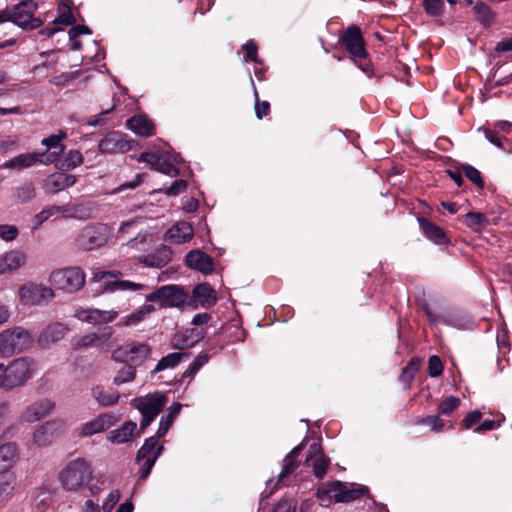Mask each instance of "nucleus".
I'll use <instances>...</instances> for the list:
<instances>
[{
	"mask_svg": "<svg viewBox=\"0 0 512 512\" xmlns=\"http://www.w3.org/2000/svg\"><path fill=\"white\" fill-rule=\"evenodd\" d=\"M37 372V362L28 356L15 358L8 364L0 362V390L11 392L22 388L37 375Z\"/></svg>",
	"mask_w": 512,
	"mask_h": 512,
	"instance_id": "1",
	"label": "nucleus"
},
{
	"mask_svg": "<svg viewBox=\"0 0 512 512\" xmlns=\"http://www.w3.org/2000/svg\"><path fill=\"white\" fill-rule=\"evenodd\" d=\"M93 478L91 462L77 457L68 461L58 473V482L63 490L77 492Z\"/></svg>",
	"mask_w": 512,
	"mask_h": 512,
	"instance_id": "2",
	"label": "nucleus"
},
{
	"mask_svg": "<svg viewBox=\"0 0 512 512\" xmlns=\"http://www.w3.org/2000/svg\"><path fill=\"white\" fill-rule=\"evenodd\" d=\"M121 273L119 271H96L93 273L91 282L99 284L97 292L113 293L116 291H142L147 288L145 284L133 282L130 280L117 279Z\"/></svg>",
	"mask_w": 512,
	"mask_h": 512,
	"instance_id": "3",
	"label": "nucleus"
},
{
	"mask_svg": "<svg viewBox=\"0 0 512 512\" xmlns=\"http://www.w3.org/2000/svg\"><path fill=\"white\" fill-rule=\"evenodd\" d=\"M48 281L54 288L67 293L81 290L86 282L84 271L78 266H71L53 270Z\"/></svg>",
	"mask_w": 512,
	"mask_h": 512,
	"instance_id": "4",
	"label": "nucleus"
},
{
	"mask_svg": "<svg viewBox=\"0 0 512 512\" xmlns=\"http://www.w3.org/2000/svg\"><path fill=\"white\" fill-rule=\"evenodd\" d=\"M32 341V334L23 327L16 326L0 333V357L9 358L25 351Z\"/></svg>",
	"mask_w": 512,
	"mask_h": 512,
	"instance_id": "5",
	"label": "nucleus"
},
{
	"mask_svg": "<svg viewBox=\"0 0 512 512\" xmlns=\"http://www.w3.org/2000/svg\"><path fill=\"white\" fill-rule=\"evenodd\" d=\"M113 236L110 226L103 223L85 226L76 237V246L79 249L90 251L104 246Z\"/></svg>",
	"mask_w": 512,
	"mask_h": 512,
	"instance_id": "6",
	"label": "nucleus"
},
{
	"mask_svg": "<svg viewBox=\"0 0 512 512\" xmlns=\"http://www.w3.org/2000/svg\"><path fill=\"white\" fill-rule=\"evenodd\" d=\"M150 354L151 347L146 342L129 341L113 350L111 358L115 362L129 363L137 367L144 364Z\"/></svg>",
	"mask_w": 512,
	"mask_h": 512,
	"instance_id": "7",
	"label": "nucleus"
},
{
	"mask_svg": "<svg viewBox=\"0 0 512 512\" xmlns=\"http://www.w3.org/2000/svg\"><path fill=\"white\" fill-rule=\"evenodd\" d=\"M167 403V398L162 393L148 394L132 400V405L142 415L140 422L141 430L146 429L162 411Z\"/></svg>",
	"mask_w": 512,
	"mask_h": 512,
	"instance_id": "8",
	"label": "nucleus"
},
{
	"mask_svg": "<svg viewBox=\"0 0 512 512\" xmlns=\"http://www.w3.org/2000/svg\"><path fill=\"white\" fill-rule=\"evenodd\" d=\"M37 9V4L32 0H24L12 8H5L8 12L9 20L23 29H36L42 25L39 18L33 17Z\"/></svg>",
	"mask_w": 512,
	"mask_h": 512,
	"instance_id": "9",
	"label": "nucleus"
},
{
	"mask_svg": "<svg viewBox=\"0 0 512 512\" xmlns=\"http://www.w3.org/2000/svg\"><path fill=\"white\" fill-rule=\"evenodd\" d=\"M17 297L22 305L42 306L54 299L55 293L46 285L30 282L19 287Z\"/></svg>",
	"mask_w": 512,
	"mask_h": 512,
	"instance_id": "10",
	"label": "nucleus"
},
{
	"mask_svg": "<svg viewBox=\"0 0 512 512\" xmlns=\"http://www.w3.org/2000/svg\"><path fill=\"white\" fill-rule=\"evenodd\" d=\"M188 299V294L177 285H164L146 295L148 302H158L161 307H181Z\"/></svg>",
	"mask_w": 512,
	"mask_h": 512,
	"instance_id": "11",
	"label": "nucleus"
},
{
	"mask_svg": "<svg viewBox=\"0 0 512 512\" xmlns=\"http://www.w3.org/2000/svg\"><path fill=\"white\" fill-rule=\"evenodd\" d=\"M65 430L63 420H51L37 426L31 434V446L45 448L53 443Z\"/></svg>",
	"mask_w": 512,
	"mask_h": 512,
	"instance_id": "12",
	"label": "nucleus"
},
{
	"mask_svg": "<svg viewBox=\"0 0 512 512\" xmlns=\"http://www.w3.org/2000/svg\"><path fill=\"white\" fill-rule=\"evenodd\" d=\"M62 218H75L86 220L93 218L98 213V207L93 201L74 199L68 203L58 205Z\"/></svg>",
	"mask_w": 512,
	"mask_h": 512,
	"instance_id": "13",
	"label": "nucleus"
},
{
	"mask_svg": "<svg viewBox=\"0 0 512 512\" xmlns=\"http://www.w3.org/2000/svg\"><path fill=\"white\" fill-rule=\"evenodd\" d=\"M118 422L117 417L110 412H103L83 423L79 430L81 437H92L96 434L106 432Z\"/></svg>",
	"mask_w": 512,
	"mask_h": 512,
	"instance_id": "14",
	"label": "nucleus"
},
{
	"mask_svg": "<svg viewBox=\"0 0 512 512\" xmlns=\"http://www.w3.org/2000/svg\"><path fill=\"white\" fill-rule=\"evenodd\" d=\"M125 309H122L124 311ZM121 310H100L97 308H80L74 313V317L83 323L102 325L113 322Z\"/></svg>",
	"mask_w": 512,
	"mask_h": 512,
	"instance_id": "15",
	"label": "nucleus"
},
{
	"mask_svg": "<svg viewBox=\"0 0 512 512\" xmlns=\"http://www.w3.org/2000/svg\"><path fill=\"white\" fill-rule=\"evenodd\" d=\"M341 41L353 57L360 59L367 57L368 52L365 48L364 39L361 30L357 26L352 25L348 27L342 34Z\"/></svg>",
	"mask_w": 512,
	"mask_h": 512,
	"instance_id": "16",
	"label": "nucleus"
},
{
	"mask_svg": "<svg viewBox=\"0 0 512 512\" xmlns=\"http://www.w3.org/2000/svg\"><path fill=\"white\" fill-rule=\"evenodd\" d=\"M113 333V328L106 326L98 332L76 335L71 339V346L75 349L98 347L108 343Z\"/></svg>",
	"mask_w": 512,
	"mask_h": 512,
	"instance_id": "17",
	"label": "nucleus"
},
{
	"mask_svg": "<svg viewBox=\"0 0 512 512\" xmlns=\"http://www.w3.org/2000/svg\"><path fill=\"white\" fill-rule=\"evenodd\" d=\"M55 403L43 398L27 405L21 415L20 420L25 423H35L48 416L54 409Z\"/></svg>",
	"mask_w": 512,
	"mask_h": 512,
	"instance_id": "18",
	"label": "nucleus"
},
{
	"mask_svg": "<svg viewBox=\"0 0 512 512\" xmlns=\"http://www.w3.org/2000/svg\"><path fill=\"white\" fill-rule=\"evenodd\" d=\"M70 331L69 327L62 322H52L46 325L38 336V344L43 348H49L62 340Z\"/></svg>",
	"mask_w": 512,
	"mask_h": 512,
	"instance_id": "19",
	"label": "nucleus"
},
{
	"mask_svg": "<svg viewBox=\"0 0 512 512\" xmlns=\"http://www.w3.org/2000/svg\"><path fill=\"white\" fill-rule=\"evenodd\" d=\"M185 264L188 268L204 275L212 274L214 271V261L212 257L200 249H194L188 252L185 257Z\"/></svg>",
	"mask_w": 512,
	"mask_h": 512,
	"instance_id": "20",
	"label": "nucleus"
},
{
	"mask_svg": "<svg viewBox=\"0 0 512 512\" xmlns=\"http://www.w3.org/2000/svg\"><path fill=\"white\" fill-rule=\"evenodd\" d=\"M103 153H123L131 149L130 141L117 131L108 133L98 144Z\"/></svg>",
	"mask_w": 512,
	"mask_h": 512,
	"instance_id": "21",
	"label": "nucleus"
},
{
	"mask_svg": "<svg viewBox=\"0 0 512 512\" xmlns=\"http://www.w3.org/2000/svg\"><path fill=\"white\" fill-rule=\"evenodd\" d=\"M27 255L18 249L4 252L0 255V275L14 272L27 264Z\"/></svg>",
	"mask_w": 512,
	"mask_h": 512,
	"instance_id": "22",
	"label": "nucleus"
},
{
	"mask_svg": "<svg viewBox=\"0 0 512 512\" xmlns=\"http://www.w3.org/2000/svg\"><path fill=\"white\" fill-rule=\"evenodd\" d=\"M67 138V133L64 130H59L57 134L50 135L43 138L41 144L46 147L49 154H43L44 163H54L63 151L64 144L62 141Z\"/></svg>",
	"mask_w": 512,
	"mask_h": 512,
	"instance_id": "23",
	"label": "nucleus"
},
{
	"mask_svg": "<svg viewBox=\"0 0 512 512\" xmlns=\"http://www.w3.org/2000/svg\"><path fill=\"white\" fill-rule=\"evenodd\" d=\"M194 236V229L189 222L179 221L172 225L165 233V240L175 244L190 242Z\"/></svg>",
	"mask_w": 512,
	"mask_h": 512,
	"instance_id": "24",
	"label": "nucleus"
},
{
	"mask_svg": "<svg viewBox=\"0 0 512 512\" xmlns=\"http://www.w3.org/2000/svg\"><path fill=\"white\" fill-rule=\"evenodd\" d=\"M138 161L145 162L149 164L152 169L171 177L177 176L179 173L178 169L172 163L163 159L160 155L154 152L142 153L139 156Z\"/></svg>",
	"mask_w": 512,
	"mask_h": 512,
	"instance_id": "25",
	"label": "nucleus"
},
{
	"mask_svg": "<svg viewBox=\"0 0 512 512\" xmlns=\"http://www.w3.org/2000/svg\"><path fill=\"white\" fill-rule=\"evenodd\" d=\"M172 260V250L166 245H160L155 251L148 255L139 257V262L147 267L162 268Z\"/></svg>",
	"mask_w": 512,
	"mask_h": 512,
	"instance_id": "26",
	"label": "nucleus"
},
{
	"mask_svg": "<svg viewBox=\"0 0 512 512\" xmlns=\"http://www.w3.org/2000/svg\"><path fill=\"white\" fill-rule=\"evenodd\" d=\"M18 459V446L14 442L0 444V475L10 473L9 470Z\"/></svg>",
	"mask_w": 512,
	"mask_h": 512,
	"instance_id": "27",
	"label": "nucleus"
},
{
	"mask_svg": "<svg viewBox=\"0 0 512 512\" xmlns=\"http://www.w3.org/2000/svg\"><path fill=\"white\" fill-rule=\"evenodd\" d=\"M136 430V422L126 421L121 427L111 430L107 434V440L114 445L128 443L133 439Z\"/></svg>",
	"mask_w": 512,
	"mask_h": 512,
	"instance_id": "28",
	"label": "nucleus"
},
{
	"mask_svg": "<svg viewBox=\"0 0 512 512\" xmlns=\"http://www.w3.org/2000/svg\"><path fill=\"white\" fill-rule=\"evenodd\" d=\"M202 338V331L187 329L183 332L176 333L171 340V345L174 349L183 350L193 347Z\"/></svg>",
	"mask_w": 512,
	"mask_h": 512,
	"instance_id": "29",
	"label": "nucleus"
},
{
	"mask_svg": "<svg viewBox=\"0 0 512 512\" xmlns=\"http://www.w3.org/2000/svg\"><path fill=\"white\" fill-rule=\"evenodd\" d=\"M306 461L311 463L313 467V473L316 477L322 478L326 474L329 460L324 457L319 445L313 444L310 446Z\"/></svg>",
	"mask_w": 512,
	"mask_h": 512,
	"instance_id": "30",
	"label": "nucleus"
},
{
	"mask_svg": "<svg viewBox=\"0 0 512 512\" xmlns=\"http://www.w3.org/2000/svg\"><path fill=\"white\" fill-rule=\"evenodd\" d=\"M159 438L160 437H157L156 434L144 441L143 445L137 452V462L146 461V459H150L153 456H155V462L157 461V459L162 454V451L164 449L163 445H158Z\"/></svg>",
	"mask_w": 512,
	"mask_h": 512,
	"instance_id": "31",
	"label": "nucleus"
},
{
	"mask_svg": "<svg viewBox=\"0 0 512 512\" xmlns=\"http://www.w3.org/2000/svg\"><path fill=\"white\" fill-rule=\"evenodd\" d=\"M129 130L141 137H149L154 134V124L144 115H136L127 120Z\"/></svg>",
	"mask_w": 512,
	"mask_h": 512,
	"instance_id": "32",
	"label": "nucleus"
},
{
	"mask_svg": "<svg viewBox=\"0 0 512 512\" xmlns=\"http://www.w3.org/2000/svg\"><path fill=\"white\" fill-rule=\"evenodd\" d=\"M417 221L425 237L435 244H444L447 242L445 232L436 224L428 221L424 217H418Z\"/></svg>",
	"mask_w": 512,
	"mask_h": 512,
	"instance_id": "33",
	"label": "nucleus"
},
{
	"mask_svg": "<svg viewBox=\"0 0 512 512\" xmlns=\"http://www.w3.org/2000/svg\"><path fill=\"white\" fill-rule=\"evenodd\" d=\"M76 181L74 175L64 172H57L50 175L46 180V186L49 192H61L71 187Z\"/></svg>",
	"mask_w": 512,
	"mask_h": 512,
	"instance_id": "34",
	"label": "nucleus"
},
{
	"mask_svg": "<svg viewBox=\"0 0 512 512\" xmlns=\"http://www.w3.org/2000/svg\"><path fill=\"white\" fill-rule=\"evenodd\" d=\"M304 444L300 443L296 447H294L291 452L284 458L283 465H282V471L278 475V481L274 485V487L271 489L270 494L273 493L274 489H276V485L280 483L285 477H287L289 474L295 471V469L298 467V462L296 458L299 456Z\"/></svg>",
	"mask_w": 512,
	"mask_h": 512,
	"instance_id": "35",
	"label": "nucleus"
},
{
	"mask_svg": "<svg viewBox=\"0 0 512 512\" xmlns=\"http://www.w3.org/2000/svg\"><path fill=\"white\" fill-rule=\"evenodd\" d=\"M43 157H44V155H41L38 153L20 154L16 157L10 159L9 161H7L5 163V166L7 168L21 170V169L29 168V167L35 165L37 162L44 163Z\"/></svg>",
	"mask_w": 512,
	"mask_h": 512,
	"instance_id": "36",
	"label": "nucleus"
},
{
	"mask_svg": "<svg viewBox=\"0 0 512 512\" xmlns=\"http://www.w3.org/2000/svg\"><path fill=\"white\" fill-rule=\"evenodd\" d=\"M155 311V307L152 304H147L139 307L129 315L122 317L118 325L125 327H134L139 325L145 318Z\"/></svg>",
	"mask_w": 512,
	"mask_h": 512,
	"instance_id": "37",
	"label": "nucleus"
},
{
	"mask_svg": "<svg viewBox=\"0 0 512 512\" xmlns=\"http://www.w3.org/2000/svg\"><path fill=\"white\" fill-rule=\"evenodd\" d=\"M193 298L203 307L213 306L217 301L214 289L206 283L199 284L193 289Z\"/></svg>",
	"mask_w": 512,
	"mask_h": 512,
	"instance_id": "38",
	"label": "nucleus"
},
{
	"mask_svg": "<svg viewBox=\"0 0 512 512\" xmlns=\"http://www.w3.org/2000/svg\"><path fill=\"white\" fill-rule=\"evenodd\" d=\"M16 487V475L13 472L0 475V506L6 503L13 497Z\"/></svg>",
	"mask_w": 512,
	"mask_h": 512,
	"instance_id": "39",
	"label": "nucleus"
},
{
	"mask_svg": "<svg viewBox=\"0 0 512 512\" xmlns=\"http://www.w3.org/2000/svg\"><path fill=\"white\" fill-rule=\"evenodd\" d=\"M340 481H334L329 484L322 485L317 490V498L324 507L331 505L333 501L337 502V494L339 493Z\"/></svg>",
	"mask_w": 512,
	"mask_h": 512,
	"instance_id": "40",
	"label": "nucleus"
},
{
	"mask_svg": "<svg viewBox=\"0 0 512 512\" xmlns=\"http://www.w3.org/2000/svg\"><path fill=\"white\" fill-rule=\"evenodd\" d=\"M91 396L103 407L112 406L118 403L120 399V395L117 392L106 390L101 385L92 387Z\"/></svg>",
	"mask_w": 512,
	"mask_h": 512,
	"instance_id": "41",
	"label": "nucleus"
},
{
	"mask_svg": "<svg viewBox=\"0 0 512 512\" xmlns=\"http://www.w3.org/2000/svg\"><path fill=\"white\" fill-rule=\"evenodd\" d=\"M54 163L61 170H73L83 163V156L78 150H69L62 157H57Z\"/></svg>",
	"mask_w": 512,
	"mask_h": 512,
	"instance_id": "42",
	"label": "nucleus"
},
{
	"mask_svg": "<svg viewBox=\"0 0 512 512\" xmlns=\"http://www.w3.org/2000/svg\"><path fill=\"white\" fill-rule=\"evenodd\" d=\"M189 353L186 352H172L164 357H162L154 369L151 371V374H156L161 371L167 369L175 368L183 359L187 358Z\"/></svg>",
	"mask_w": 512,
	"mask_h": 512,
	"instance_id": "43",
	"label": "nucleus"
},
{
	"mask_svg": "<svg viewBox=\"0 0 512 512\" xmlns=\"http://www.w3.org/2000/svg\"><path fill=\"white\" fill-rule=\"evenodd\" d=\"M441 322L459 330L469 329L473 326V321L462 312L450 313L444 316Z\"/></svg>",
	"mask_w": 512,
	"mask_h": 512,
	"instance_id": "44",
	"label": "nucleus"
},
{
	"mask_svg": "<svg viewBox=\"0 0 512 512\" xmlns=\"http://www.w3.org/2000/svg\"><path fill=\"white\" fill-rule=\"evenodd\" d=\"M339 493L337 494V502L344 503L358 499L363 495L367 488L365 486L350 487L347 484L340 482Z\"/></svg>",
	"mask_w": 512,
	"mask_h": 512,
	"instance_id": "45",
	"label": "nucleus"
},
{
	"mask_svg": "<svg viewBox=\"0 0 512 512\" xmlns=\"http://www.w3.org/2000/svg\"><path fill=\"white\" fill-rule=\"evenodd\" d=\"M182 404L175 402L169 407L167 416L162 417L157 430V437H163L168 432L175 418L179 415Z\"/></svg>",
	"mask_w": 512,
	"mask_h": 512,
	"instance_id": "46",
	"label": "nucleus"
},
{
	"mask_svg": "<svg viewBox=\"0 0 512 512\" xmlns=\"http://www.w3.org/2000/svg\"><path fill=\"white\" fill-rule=\"evenodd\" d=\"M54 215H60L59 207L58 205H52L49 206L42 211H40L38 214H36L30 221V228L31 230L35 231L40 228V226L46 222L50 217Z\"/></svg>",
	"mask_w": 512,
	"mask_h": 512,
	"instance_id": "47",
	"label": "nucleus"
},
{
	"mask_svg": "<svg viewBox=\"0 0 512 512\" xmlns=\"http://www.w3.org/2000/svg\"><path fill=\"white\" fill-rule=\"evenodd\" d=\"M114 376L113 383L117 386L134 381L136 378V366L125 363Z\"/></svg>",
	"mask_w": 512,
	"mask_h": 512,
	"instance_id": "48",
	"label": "nucleus"
},
{
	"mask_svg": "<svg viewBox=\"0 0 512 512\" xmlns=\"http://www.w3.org/2000/svg\"><path fill=\"white\" fill-rule=\"evenodd\" d=\"M488 223V220L486 216L479 212H468L466 214V225L475 230L479 231L484 226H486Z\"/></svg>",
	"mask_w": 512,
	"mask_h": 512,
	"instance_id": "49",
	"label": "nucleus"
},
{
	"mask_svg": "<svg viewBox=\"0 0 512 512\" xmlns=\"http://www.w3.org/2000/svg\"><path fill=\"white\" fill-rule=\"evenodd\" d=\"M461 173H463L465 177H467L472 183H474L478 189L484 188V181L482 179L481 173L473 166L468 164L462 165Z\"/></svg>",
	"mask_w": 512,
	"mask_h": 512,
	"instance_id": "50",
	"label": "nucleus"
},
{
	"mask_svg": "<svg viewBox=\"0 0 512 512\" xmlns=\"http://www.w3.org/2000/svg\"><path fill=\"white\" fill-rule=\"evenodd\" d=\"M425 12L432 17H440L444 13L445 4L443 0H423Z\"/></svg>",
	"mask_w": 512,
	"mask_h": 512,
	"instance_id": "51",
	"label": "nucleus"
},
{
	"mask_svg": "<svg viewBox=\"0 0 512 512\" xmlns=\"http://www.w3.org/2000/svg\"><path fill=\"white\" fill-rule=\"evenodd\" d=\"M474 12L477 15V19L485 24L488 25L493 17V13L488 5H486L484 2H477L474 6Z\"/></svg>",
	"mask_w": 512,
	"mask_h": 512,
	"instance_id": "52",
	"label": "nucleus"
},
{
	"mask_svg": "<svg viewBox=\"0 0 512 512\" xmlns=\"http://www.w3.org/2000/svg\"><path fill=\"white\" fill-rule=\"evenodd\" d=\"M208 360L209 357L206 354L198 355L183 373V377L193 378L197 372L208 362Z\"/></svg>",
	"mask_w": 512,
	"mask_h": 512,
	"instance_id": "53",
	"label": "nucleus"
},
{
	"mask_svg": "<svg viewBox=\"0 0 512 512\" xmlns=\"http://www.w3.org/2000/svg\"><path fill=\"white\" fill-rule=\"evenodd\" d=\"M19 235V229L15 225L0 224V239L5 242L14 241Z\"/></svg>",
	"mask_w": 512,
	"mask_h": 512,
	"instance_id": "54",
	"label": "nucleus"
},
{
	"mask_svg": "<svg viewBox=\"0 0 512 512\" xmlns=\"http://www.w3.org/2000/svg\"><path fill=\"white\" fill-rule=\"evenodd\" d=\"M461 401L458 397L455 396H449L447 397L442 403H440L438 407V411L440 414H450L453 410H455L459 405Z\"/></svg>",
	"mask_w": 512,
	"mask_h": 512,
	"instance_id": "55",
	"label": "nucleus"
},
{
	"mask_svg": "<svg viewBox=\"0 0 512 512\" xmlns=\"http://www.w3.org/2000/svg\"><path fill=\"white\" fill-rule=\"evenodd\" d=\"M443 372V364L441 359L436 356L432 355L429 358L428 361V373L431 377H438Z\"/></svg>",
	"mask_w": 512,
	"mask_h": 512,
	"instance_id": "56",
	"label": "nucleus"
},
{
	"mask_svg": "<svg viewBox=\"0 0 512 512\" xmlns=\"http://www.w3.org/2000/svg\"><path fill=\"white\" fill-rule=\"evenodd\" d=\"M60 15L53 21L54 24H62L65 26L71 25L74 19L71 15L70 9L66 5L59 6Z\"/></svg>",
	"mask_w": 512,
	"mask_h": 512,
	"instance_id": "57",
	"label": "nucleus"
},
{
	"mask_svg": "<svg viewBox=\"0 0 512 512\" xmlns=\"http://www.w3.org/2000/svg\"><path fill=\"white\" fill-rule=\"evenodd\" d=\"M146 177H147V174H145V173L136 174L132 180L125 181V182L121 183L118 187V190L122 191V190H128V189H131V190L136 189L141 186V184L145 181Z\"/></svg>",
	"mask_w": 512,
	"mask_h": 512,
	"instance_id": "58",
	"label": "nucleus"
},
{
	"mask_svg": "<svg viewBox=\"0 0 512 512\" xmlns=\"http://www.w3.org/2000/svg\"><path fill=\"white\" fill-rule=\"evenodd\" d=\"M419 423L429 426L435 432L442 431L444 427L443 421L438 416H427L419 420Z\"/></svg>",
	"mask_w": 512,
	"mask_h": 512,
	"instance_id": "59",
	"label": "nucleus"
},
{
	"mask_svg": "<svg viewBox=\"0 0 512 512\" xmlns=\"http://www.w3.org/2000/svg\"><path fill=\"white\" fill-rule=\"evenodd\" d=\"M120 499L119 490H112L102 504L104 512H111Z\"/></svg>",
	"mask_w": 512,
	"mask_h": 512,
	"instance_id": "60",
	"label": "nucleus"
},
{
	"mask_svg": "<svg viewBox=\"0 0 512 512\" xmlns=\"http://www.w3.org/2000/svg\"><path fill=\"white\" fill-rule=\"evenodd\" d=\"M254 95L256 98L255 104V114L258 119H262L264 116L268 115L270 111V104L267 101L260 102L257 90L254 88Z\"/></svg>",
	"mask_w": 512,
	"mask_h": 512,
	"instance_id": "61",
	"label": "nucleus"
},
{
	"mask_svg": "<svg viewBox=\"0 0 512 512\" xmlns=\"http://www.w3.org/2000/svg\"><path fill=\"white\" fill-rule=\"evenodd\" d=\"M246 50V57L245 61L250 60L255 63H260L261 61L258 58V47L256 43L253 40H249L246 42V44L243 46Z\"/></svg>",
	"mask_w": 512,
	"mask_h": 512,
	"instance_id": "62",
	"label": "nucleus"
},
{
	"mask_svg": "<svg viewBox=\"0 0 512 512\" xmlns=\"http://www.w3.org/2000/svg\"><path fill=\"white\" fill-rule=\"evenodd\" d=\"M482 417V414L478 410H474L466 415V417L462 421V426L464 429L471 428L475 423L479 422Z\"/></svg>",
	"mask_w": 512,
	"mask_h": 512,
	"instance_id": "63",
	"label": "nucleus"
},
{
	"mask_svg": "<svg viewBox=\"0 0 512 512\" xmlns=\"http://www.w3.org/2000/svg\"><path fill=\"white\" fill-rule=\"evenodd\" d=\"M296 503L294 500H283L277 504L273 512H295Z\"/></svg>",
	"mask_w": 512,
	"mask_h": 512,
	"instance_id": "64",
	"label": "nucleus"
}]
</instances>
